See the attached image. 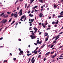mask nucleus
Instances as JSON below:
<instances>
[{
	"mask_svg": "<svg viewBox=\"0 0 63 63\" xmlns=\"http://www.w3.org/2000/svg\"><path fill=\"white\" fill-rule=\"evenodd\" d=\"M25 15H24L23 16H22L21 17V18L20 20H21L22 21H23V20L22 19H24L25 17Z\"/></svg>",
	"mask_w": 63,
	"mask_h": 63,
	"instance_id": "f257e3e1",
	"label": "nucleus"
},
{
	"mask_svg": "<svg viewBox=\"0 0 63 63\" xmlns=\"http://www.w3.org/2000/svg\"><path fill=\"white\" fill-rule=\"evenodd\" d=\"M22 9H21L20 10V12H19V16H21V15H22Z\"/></svg>",
	"mask_w": 63,
	"mask_h": 63,
	"instance_id": "f03ea898",
	"label": "nucleus"
},
{
	"mask_svg": "<svg viewBox=\"0 0 63 63\" xmlns=\"http://www.w3.org/2000/svg\"><path fill=\"white\" fill-rule=\"evenodd\" d=\"M34 57H33L31 60V62H32V63H34L35 62V59L34 60Z\"/></svg>",
	"mask_w": 63,
	"mask_h": 63,
	"instance_id": "7ed1b4c3",
	"label": "nucleus"
},
{
	"mask_svg": "<svg viewBox=\"0 0 63 63\" xmlns=\"http://www.w3.org/2000/svg\"><path fill=\"white\" fill-rule=\"evenodd\" d=\"M31 37V38L32 39H35L36 37H35V36L33 35H32L30 36Z\"/></svg>",
	"mask_w": 63,
	"mask_h": 63,
	"instance_id": "20e7f679",
	"label": "nucleus"
},
{
	"mask_svg": "<svg viewBox=\"0 0 63 63\" xmlns=\"http://www.w3.org/2000/svg\"><path fill=\"white\" fill-rule=\"evenodd\" d=\"M60 36V35H59L57 36L56 37V38L55 39V40H57L59 38V37Z\"/></svg>",
	"mask_w": 63,
	"mask_h": 63,
	"instance_id": "39448f33",
	"label": "nucleus"
},
{
	"mask_svg": "<svg viewBox=\"0 0 63 63\" xmlns=\"http://www.w3.org/2000/svg\"><path fill=\"white\" fill-rule=\"evenodd\" d=\"M33 29L35 30L34 32V33H36V32L37 31V28H36V27H34L33 28Z\"/></svg>",
	"mask_w": 63,
	"mask_h": 63,
	"instance_id": "423d86ee",
	"label": "nucleus"
},
{
	"mask_svg": "<svg viewBox=\"0 0 63 63\" xmlns=\"http://www.w3.org/2000/svg\"><path fill=\"white\" fill-rule=\"evenodd\" d=\"M43 14L42 13H41L39 14V16L41 18H42V16H43Z\"/></svg>",
	"mask_w": 63,
	"mask_h": 63,
	"instance_id": "0eeeda50",
	"label": "nucleus"
},
{
	"mask_svg": "<svg viewBox=\"0 0 63 63\" xmlns=\"http://www.w3.org/2000/svg\"><path fill=\"white\" fill-rule=\"evenodd\" d=\"M49 53H50V52H48L46 54H45V56H47V55L48 56V55H49Z\"/></svg>",
	"mask_w": 63,
	"mask_h": 63,
	"instance_id": "6e6552de",
	"label": "nucleus"
},
{
	"mask_svg": "<svg viewBox=\"0 0 63 63\" xmlns=\"http://www.w3.org/2000/svg\"><path fill=\"white\" fill-rule=\"evenodd\" d=\"M57 56V55L56 54L53 55L51 57V58H54L55 56Z\"/></svg>",
	"mask_w": 63,
	"mask_h": 63,
	"instance_id": "1a4fd4ad",
	"label": "nucleus"
},
{
	"mask_svg": "<svg viewBox=\"0 0 63 63\" xmlns=\"http://www.w3.org/2000/svg\"><path fill=\"white\" fill-rule=\"evenodd\" d=\"M3 16L4 17V18H7V17H8V15H4Z\"/></svg>",
	"mask_w": 63,
	"mask_h": 63,
	"instance_id": "9d476101",
	"label": "nucleus"
},
{
	"mask_svg": "<svg viewBox=\"0 0 63 63\" xmlns=\"http://www.w3.org/2000/svg\"><path fill=\"white\" fill-rule=\"evenodd\" d=\"M29 16H30V17H33V15L32 14V15L31 14H30L29 15Z\"/></svg>",
	"mask_w": 63,
	"mask_h": 63,
	"instance_id": "9b49d317",
	"label": "nucleus"
},
{
	"mask_svg": "<svg viewBox=\"0 0 63 63\" xmlns=\"http://www.w3.org/2000/svg\"><path fill=\"white\" fill-rule=\"evenodd\" d=\"M7 21V20L6 19H5L4 21H3L4 23L5 24L6 23V22Z\"/></svg>",
	"mask_w": 63,
	"mask_h": 63,
	"instance_id": "f8f14e48",
	"label": "nucleus"
},
{
	"mask_svg": "<svg viewBox=\"0 0 63 63\" xmlns=\"http://www.w3.org/2000/svg\"><path fill=\"white\" fill-rule=\"evenodd\" d=\"M14 16L15 17H17V14H14Z\"/></svg>",
	"mask_w": 63,
	"mask_h": 63,
	"instance_id": "ddd939ff",
	"label": "nucleus"
},
{
	"mask_svg": "<svg viewBox=\"0 0 63 63\" xmlns=\"http://www.w3.org/2000/svg\"><path fill=\"white\" fill-rule=\"evenodd\" d=\"M39 1L40 2L42 3H44L43 0H39Z\"/></svg>",
	"mask_w": 63,
	"mask_h": 63,
	"instance_id": "4468645a",
	"label": "nucleus"
},
{
	"mask_svg": "<svg viewBox=\"0 0 63 63\" xmlns=\"http://www.w3.org/2000/svg\"><path fill=\"white\" fill-rule=\"evenodd\" d=\"M5 20V19H3V20L2 21L0 22L1 23H4V20Z\"/></svg>",
	"mask_w": 63,
	"mask_h": 63,
	"instance_id": "2eb2a0df",
	"label": "nucleus"
},
{
	"mask_svg": "<svg viewBox=\"0 0 63 63\" xmlns=\"http://www.w3.org/2000/svg\"><path fill=\"white\" fill-rule=\"evenodd\" d=\"M57 22H55L56 23L55 24H58V22H59V21H58V20H57Z\"/></svg>",
	"mask_w": 63,
	"mask_h": 63,
	"instance_id": "dca6fc26",
	"label": "nucleus"
},
{
	"mask_svg": "<svg viewBox=\"0 0 63 63\" xmlns=\"http://www.w3.org/2000/svg\"><path fill=\"white\" fill-rule=\"evenodd\" d=\"M4 13H2V14H1L0 15V16H3V15H4Z\"/></svg>",
	"mask_w": 63,
	"mask_h": 63,
	"instance_id": "f3484780",
	"label": "nucleus"
},
{
	"mask_svg": "<svg viewBox=\"0 0 63 63\" xmlns=\"http://www.w3.org/2000/svg\"><path fill=\"white\" fill-rule=\"evenodd\" d=\"M63 17V16H62V15L58 16V17L59 18H60V17Z\"/></svg>",
	"mask_w": 63,
	"mask_h": 63,
	"instance_id": "a211bd4d",
	"label": "nucleus"
},
{
	"mask_svg": "<svg viewBox=\"0 0 63 63\" xmlns=\"http://www.w3.org/2000/svg\"><path fill=\"white\" fill-rule=\"evenodd\" d=\"M20 53H21L23 55V51H20Z\"/></svg>",
	"mask_w": 63,
	"mask_h": 63,
	"instance_id": "6ab92c4d",
	"label": "nucleus"
},
{
	"mask_svg": "<svg viewBox=\"0 0 63 63\" xmlns=\"http://www.w3.org/2000/svg\"><path fill=\"white\" fill-rule=\"evenodd\" d=\"M32 55V54L31 53H30L29 54H27V55L28 56H30V55Z\"/></svg>",
	"mask_w": 63,
	"mask_h": 63,
	"instance_id": "aec40b11",
	"label": "nucleus"
},
{
	"mask_svg": "<svg viewBox=\"0 0 63 63\" xmlns=\"http://www.w3.org/2000/svg\"><path fill=\"white\" fill-rule=\"evenodd\" d=\"M60 15H62V16H63V11H62L60 13Z\"/></svg>",
	"mask_w": 63,
	"mask_h": 63,
	"instance_id": "412c9836",
	"label": "nucleus"
},
{
	"mask_svg": "<svg viewBox=\"0 0 63 63\" xmlns=\"http://www.w3.org/2000/svg\"><path fill=\"white\" fill-rule=\"evenodd\" d=\"M30 2H31L30 3V4H31L33 2V1L32 0H31Z\"/></svg>",
	"mask_w": 63,
	"mask_h": 63,
	"instance_id": "4be33fe9",
	"label": "nucleus"
},
{
	"mask_svg": "<svg viewBox=\"0 0 63 63\" xmlns=\"http://www.w3.org/2000/svg\"><path fill=\"white\" fill-rule=\"evenodd\" d=\"M48 37H47V38H46L45 41L47 42V40H48Z\"/></svg>",
	"mask_w": 63,
	"mask_h": 63,
	"instance_id": "5701e85b",
	"label": "nucleus"
},
{
	"mask_svg": "<svg viewBox=\"0 0 63 63\" xmlns=\"http://www.w3.org/2000/svg\"><path fill=\"white\" fill-rule=\"evenodd\" d=\"M12 18H11V19L9 20L8 21L9 22H11L12 20Z\"/></svg>",
	"mask_w": 63,
	"mask_h": 63,
	"instance_id": "b1692460",
	"label": "nucleus"
},
{
	"mask_svg": "<svg viewBox=\"0 0 63 63\" xmlns=\"http://www.w3.org/2000/svg\"><path fill=\"white\" fill-rule=\"evenodd\" d=\"M37 7H38V6H35L33 8V9H35V8H37Z\"/></svg>",
	"mask_w": 63,
	"mask_h": 63,
	"instance_id": "393cba45",
	"label": "nucleus"
},
{
	"mask_svg": "<svg viewBox=\"0 0 63 63\" xmlns=\"http://www.w3.org/2000/svg\"><path fill=\"white\" fill-rule=\"evenodd\" d=\"M54 8H55L56 9V8H57V6L56 5H54Z\"/></svg>",
	"mask_w": 63,
	"mask_h": 63,
	"instance_id": "a878e982",
	"label": "nucleus"
},
{
	"mask_svg": "<svg viewBox=\"0 0 63 63\" xmlns=\"http://www.w3.org/2000/svg\"><path fill=\"white\" fill-rule=\"evenodd\" d=\"M34 19H31V21H32L31 22H33V21H34Z\"/></svg>",
	"mask_w": 63,
	"mask_h": 63,
	"instance_id": "bb28decb",
	"label": "nucleus"
},
{
	"mask_svg": "<svg viewBox=\"0 0 63 63\" xmlns=\"http://www.w3.org/2000/svg\"><path fill=\"white\" fill-rule=\"evenodd\" d=\"M45 34H47L45 35V37H46V36H47L48 35V33H46Z\"/></svg>",
	"mask_w": 63,
	"mask_h": 63,
	"instance_id": "cd10ccee",
	"label": "nucleus"
},
{
	"mask_svg": "<svg viewBox=\"0 0 63 63\" xmlns=\"http://www.w3.org/2000/svg\"><path fill=\"white\" fill-rule=\"evenodd\" d=\"M27 3H26L25 4V8H26V7H27Z\"/></svg>",
	"mask_w": 63,
	"mask_h": 63,
	"instance_id": "c85d7f7f",
	"label": "nucleus"
},
{
	"mask_svg": "<svg viewBox=\"0 0 63 63\" xmlns=\"http://www.w3.org/2000/svg\"><path fill=\"white\" fill-rule=\"evenodd\" d=\"M15 21H13V22L11 23V25H12L13 24H14V23H15Z\"/></svg>",
	"mask_w": 63,
	"mask_h": 63,
	"instance_id": "c756f323",
	"label": "nucleus"
},
{
	"mask_svg": "<svg viewBox=\"0 0 63 63\" xmlns=\"http://www.w3.org/2000/svg\"><path fill=\"white\" fill-rule=\"evenodd\" d=\"M54 45H52L50 47V48H52V47H53V46H54Z\"/></svg>",
	"mask_w": 63,
	"mask_h": 63,
	"instance_id": "7c9ffc66",
	"label": "nucleus"
},
{
	"mask_svg": "<svg viewBox=\"0 0 63 63\" xmlns=\"http://www.w3.org/2000/svg\"><path fill=\"white\" fill-rule=\"evenodd\" d=\"M56 43V40H55L53 42V43H54V44H55V43Z\"/></svg>",
	"mask_w": 63,
	"mask_h": 63,
	"instance_id": "2f4dec72",
	"label": "nucleus"
},
{
	"mask_svg": "<svg viewBox=\"0 0 63 63\" xmlns=\"http://www.w3.org/2000/svg\"><path fill=\"white\" fill-rule=\"evenodd\" d=\"M19 7L18 6L17 7V10H19Z\"/></svg>",
	"mask_w": 63,
	"mask_h": 63,
	"instance_id": "473e14b6",
	"label": "nucleus"
},
{
	"mask_svg": "<svg viewBox=\"0 0 63 63\" xmlns=\"http://www.w3.org/2000/svg\"><path fill=\"white\" fill-rule=\"evenodd\" d=\"M27 53H28V54H29V53H30V51H29L28 50L27 51Z\"/></svg>",
	"mask_w": 63,
	"mask_h": 63,
	"instance_id": "72a5a7b5",
	"label": "nucleus"
},
{
	"mask_svg": "<svg viewBox=\"0 0 63 63\" xmlns=\"http://www.w3.org/2000/svg\"><path fill=\"white\" fill-rule=\"evenodd\" d=\"M8 62V61L7 60H4V62L3 63H5V62Z\"/></svg>",
	"mask_w": 63,
	"mask_h": 63,
	"instance_id": "f704fd0d",
	"label": "nucleus"
},
{
	"mask_svg": "<svg viewBox=\"0 0 63 63\" xmlns=\"http://www.w3.org/2000/svg\"><path fill=\"white\" fill-rule=\"evenodd\" d=\"M37 44H42V42H41V41H40V42H39L38 43H37Z\"/></svg>",
	"mask_w": 63,
	"mask_h": 63,
	"instance_id": "c9c22d12",
	"label": "nucleus"
},
{
	"mask_svg": "<svg viewBox=\"0 0 63 63\" xmlns=\"http://www.w3.org/2000/svg\"><path fill=\"white\" fill-rule=\"evenodd\" d=\"M37 53H38V51H36V52H34V54H37Z\"/></svg>",
	"mask_w": 63,
	"mask_h": 63,
	"instance_id": "e433bc0d",
	"label": "nucleus"
},
{
	"mask_svg": "<svg viewBox=\"0 0 63 63\" xmlns=\"http://www.w3.org/2000/svg\"><path fill=\"white\" fill-rule=\"evenodd\" d=\"M30 60H31V58H30L29 60V62L28 63H29L30 62Z\"/></svg>",
	"mask_w": 63,
	"mask_h": 63,
	"instance_id": "4c0bfd02",
	"label": "nucleus"
},
{
	"mask_svg": "<svg viewBox=\"0 0 63 63\" xmlns=\"http://www.w3.org/2000/svg\"><path fill=\"white\" fill-rule=\"evenodd\" d=\"M50 28H48L47 29V30H50Z\"/></svg>",
	"mask_w": 63,
	"mask_h": 63,
	"instance_id": "58836bf2",
	"label": "nucleus"
},
{
	"mask_svg": "<svg viewBox=\"0 0 63 63\" xmlns=\"http://www.w3.org/2000/svg\"><path fill=\"white\" fill-rule=\"evenodd\" d=\"M41 55H39L38 57V58H40V57H41Z\"/></svg>",
	"mask_w": 63,
	"mask_h": 63,
	"instance_id": "ea45409f",
	"label": "nucleus"
},
{
	"mask_svg": "<svg viewBox=\"0 0 63 63\" xmlns=\"http://www.w3.org/2000/svg\"><path fill=\"white\" fill-rule=\"evenodd\" d=\"M52 24H55V22L53 21L52 22Z\"/></svg>",
	"mask_w": 63,
	"mask_h": 63,
	"instance_id": "a19ab883",
	"label": "nucleus"
},
{
	"mask_svg": "<svg viewBox=\"0 0 63 63\" xmlns=\"http://www.w3.org/2000/svg\"><path fill=\"white\" fill-rule=\"evenodd\" d=\"M16 58H14L13 59V60H14V61H15V60H16Z\"/></svg>",
	"mask_w": 63,
	"mask_h": 63,
	"instance_id": "79ce46f5",
	"label": "nucleus"
},
{
	"mask_svg": "<svg viewBox=\"0 0 63 63\" xmlns=\"http://www.w3.org/2000/svg\"><path fill=\"white\" fill-rule=\"evenodd\" d=\"M32 28V27H30V28H29V30H32V29H31Z\"/></svg>",
	"mask_w": 63,
	"mask_h": 63,
	"instance_id": "37998d69",
	"label": "nucleus"
},
{
	"mask_svg": "<svg viewBox=\"0 0 63 63\" xmlns=\"http://www.w3.org/2000/svg\"><path fill=\"white\" fill-rule=\"evenodd\" d=\"M3 27L2 28H1L0 29V31H1V30H2V29H3Z\"/></svg>",
	"mask_w": 63,
	"mask_h": 63,
	"instance_id": "c03bdc74",
	"label": "nucleus"
},
{
	"mask_svg": "<svg viewBox=\"0 0 63 63\" xmlns=\"http://www.w3.org/2000/svg\"><path fill=\"white\" fill-rule=\"evenodd\" d=\"M54 51L52 52H51V54H53V53H54Z\"/></svg>",
	"mask_w": 63,
	"mask_h": 63,
	"instance_id": "a18cd8bd",
	"label": "nucleus"
},
{
	"mask_svg": "<svg viewBox=\"0 0 63 63\" xmlns=\"http://www.w3.org/2000/svg\"><path fill=\"white\" fill-rule=\"evenodd\" d=\"M7 28H8V27H6V28H5V30H4L3 31H6V29H7Z\"/></svg>",
	"mask_w": 63,
	"mask_h": 63,
	"instance_id": "49530a36",
	"label": "nucleus"
},
{
	"mask_svg": "<svg viewBox=\"0 0 63 63\" xmlns=\"http://www.w3.org/2000/svg\"><path fill=\"white\" fill-rule=\"evenodd\" d=\"M26 18H27L26 17H25V19H24V21H25V20H26Z\"/></svg>",
	"mask_w": 63,
	"mask_h": 63,
	"instance_id": "de8ad7c7",
	"label": "nucleus"
},
{
	"mask_svg": "<svg viewBox=\"0 0 63 63\" xmlns=\"http://www.w3.org/2000/svg\"><path fill=\"white\" fill-rule=\"evenodd\" d=\"M18 2V1H17L15 3V4L16 5L17 3V2Z\"/></svg>",
	"mask_w": 63,
	"mask_h": 63,
	"instance_id": "09e8293b",
	"label": "nucleus"
},
{
	"mask_svg": "<svg viewBox=\"0 0 63 63\" xmlns=\"http://www.w3.org/2000/svg\"><path fill=\"white\" fill-rule=\"evenodd\" d=\"M11 12H10H10H8V15H10V14H11Z\"/></svg>",
	"mask_w": 63,
	"mask_h": 63,
	"instance_id": "8fccbe9b",
	"label": "nucleus"
},
{
	"mask_svg": "<svg viewBox=\"0 0 63 63\" xmlns=\"http://www.w3.org/2000/svg\"><path fill=\"white\" fill-rule=\"evenodd\" d=\"M55 16V15L54 14L52 16L53 17H54V16Z\"/></svg>",
	"mask_w": 63,
	"mask_h": 63,
	"instance_id": "3c124183",
	"label": "nucleus"
},
{
	"mask_svg": "<svg viewBox=\"0 0 63 63\" xmlns=\"http://www.w3.org/2000/svg\"><path fill=\"white\" fill-rule=\"evenodd\" d=\"M47 24H48L47 22L46 23V24L45 25V26H46V25H47Z\"/></svg>",
	"mask_w": 63,
	"mask_h": 63,
	"instance_id": "603ef678",
	"label": "nucleus"
},
{
	"mask_svg": "<svg viewBox=\"0 0 63 63\" xmlns=\"http://www.w3.org/2000/svg\"><path fill=\"white\" fill-rule=\"evenodd\" d=\"M63 33V32H61L59 33V35H61V34H62Z\"/></svg>",
	"mask_w": 63,
	"mask_h": 63,
	"instance_id": "864d4df0",
	"label": "nucleus"
},
{
	"mask_svg": "<svg viewBox=\"0 0 63 63\" xmlns=\"http://www.w3.org/2000/svg\"><path fill=\"white\" fill-rule=\"evenodd\" d=\"M44 47L43 46V45H42L41 47V48H43Z\"/></svg>",
	"mask_w": 63,
	"mask_h": 63,
	"instance_id": "5fc2aeb1",
	"label": "nucleus"
},
{
	"mask_svg": "<svg viewBox=\"0 0 63 63\" xmlns=\"http://www.w3.org/2000/svg\"><path fill=\"white\" fill-rule=\"evenodd\" d=\"M14 14H12L11 15V16H14Z\"/></svg>",
	"mask_w": 63,
	"mask_h": 63,
	"instance_id": "6e6d98bb",
	"label": "nucleus"
},
{
	"mask_svg": "<svg viewBox=\"0 0 63 63\" xmlns=\"http://www.w3.org/2000/svg\"><path fill=\"white\" fill-rule=\"evenodd\" d=\"M39 40H37V43L38 44L39 42Z\"/></svg>",
	"mask_w": 63,
	"mask_h": 63,
	"instance_id": "4d7b16f0",
	"label": "nucleus"
},
{
	"mask_svg": "<svg viewBox=\"0 0 63 63\" xmlns=\"http://www.w3.org/2000/svg\"><path fill=\"white\" fill-rule=\"evenodd\" d=\"M32 23H31L30 24V26H32Z\"/></svg>",
	"mask_w": 63,
	"mask_h": 63,
	"instance_id": "13d9d810",
	"label": "nucleus"
},
{
	"mask_svg": "<svg viewBox=\"0 0 63 63\" xmlns=\"http://www.w3.org/2000/svg\"><path fill=\"white\" fill-rule=\"evenodd\" d=\"M34 45H35V46H37V44H36L35 43H34Z\"/></svg>",
	"mask_w": 63,
	"mask_h": 63,
	"instance_id": "bf43d9fd",
	"label": "nucleus"
},
{
	"mask_svg": "<svg viewBox=\"0 0 63 63\" xmlns=\"http://www.w3.org/2000/svg\"><path fill=\"white\" fill-rule=\"evenodd\" d=\"M32 35H34V33L32 32Z\"/></svg>",
	"mask_w": 63,
	"mask_h": 63,
	"instance_id": "052dcab7",
	"label": "nucleus"
},
{
	"mask_svg": "<svg viewBox=\"0 0 63 63\" xmlns=\"http://www.w3.org/2000/svg\"><path fill=\"white\" fill-rule=\"evenodd\" d=\"M23 0H19L20 2H22Z\"/></svg>",
	"mask_w": 63,
	"mask_h": 63,
	"instance_id": "680f3d73",
	"label": "nucleus"
},
{
	"mask_svg": "<svg viewBox=\"0 0 63 63\" xmlns=\"http://www.w3.org/2000/svg\"><path fill=\"white\" fill-rule=\"evenodd\" d=\"M3 39V38L2 37H1L0 38V40H2Z\"/></svg>",
	"mask_w": 63,
	"mask_h": 63,
	"instance_id": "e2e57ef3",
	"label": "nucleus"
},
{
	"mask_svg": "<svg viewBox=\"0 0 63 63\" xmlns=\"http://www.w3.org/2000/svg\"><path fill=\"white\" fill-rule=\"evenodd\" d=\"M57 26V25H55L54 26L55 27H56Z\"/></svg>",
	"mask_w": 63,
	"mask_h": 63,
	"instance_id": "0e129e2a",
	"label": "nucleus"
},
{
	"mask_svg": "<svg viewBox=\"0 0 63 63\" xmlns=\"http://www.w3.org/2000/svg\"><path fill=\"white\" fill-rule=\"evenodd\" d=\"M59 58V59H62V58Z\"/></svg>",
	"mask_w": 63,
	"mask_h": 63,
	"instance_id": "69168bd1",
	"label": "nucleus"
},
{
	"mask_svg": "<svg viewBox=\"0 0 63 63\" xmlns=\"http://www.w3.org/2000/svg\"><path fill=\"white\" fill-rule=\"evenodd\" d=\"M30 12H31L30 11L28 12V14H29V13H30Z\"/></svg>",
	"mask_w": 63,
	"mask_h": 63,
	"instance_id": "338daca9",
	"label": "nucleus"
},
{
	"mask_svg": "<svg viewBox=\"0 0 63 63\" xmlns=\"http://www.w3.org/2000/svg\"><path fill=\"white\" fill-rule=\"evenodd\" d=\"M35 51L34 50V51H32V53H35Z\"/></svg>",
	"mask_w": 63,
	"mask_h": 63,
	"instance_id": "774afa93",
	"label": "nucleus"
}]
</instances>
